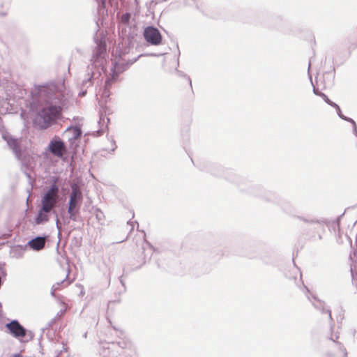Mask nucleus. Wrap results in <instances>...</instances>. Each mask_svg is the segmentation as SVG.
<instances>
[{
	"mask_svg": "<svg viewBox=\"0 0 357 357\" xmlns=\"http://www.w3.org/2000/svg\"><path fill=\"white\" fill-rule=\"evenodd\" d=\"M52 289H53L52 294H54V291H55V290L57 289V287H56V285L54 284V285H53Z\"/></svg>",
	"mask_w": 357,
	"mask_h": 357,
	"instance_id": "obj_21",
	"label": "nucleus"
},
{
	"mask_svg": "<svg viewBox=\"0 0 357 357\" xmlns=\"http://www.w3.org/2000/svg\"><path fill=\"white\" fill-rule=\"evenodd\" d=\"M84 94H85V92L82 93V96H84Z\"/></svg>",
	"mask_w": 357,
	"mask_h": 357,
	"instance_id": "obj_24",
	"label": "nucleus"
},
{
	"mask_svg": "<svg viewBox=\"0 0 357 357\" xmlns=\"http://www.w3.org/2000/svg\"><path fill=\"white\" fill-rule=\"evenodd\" d=\"M313 92H314V94H316L317 96H318L319 93H321V92H318L317 90L315 88H314V89H313Z\"/></svg>",
	"mask_w": 357,
	"mask_h": 357,
	"instance_id": "obj_20",
	"label": "nucleus"
},
{
	"mask_svg": "<svg viewBox=\"0 0 357 357\" xmlns=\"http://www.w3.org/2000/svg\"><path fill=\"white\" fill-rule=\"evenodd\" d=\"M136 61V59H135L133 61L130 62V63H125V59L119 58H115V59L113 61V66L111 68L112 70V77L113 79H116L119 74L123 72L126 68L127 65H130L133 62Z\"/></svg>",
	"mask_w": 357,
	"mask_h": 357,
	"instance_id": "obj_7",
	"label": "nucleus"
},
{
	"mask_svg": "<svg viewBox=\"0 0 357 357\" xmlns=\"http://www.w3.org/2000/svg\"><path fill=\"white\" fill-rule=\"evenodd\" d=\"M45 238L36 237L28 242V245L34 250H40L45 246Z\"/></svg>",
	"mask_w": 357,
	"mask_h": 357,
	"instance_id": "obj_11",
	"label": "nucleus"
},
{
	"mask_svg": "<svg viewBox=\"0 0 357 357\" xmlns=\"http://www.w3.org/2000/svg\"><path fill=\"white\" fill-rule=\"evenodd\" d=\"M130 14L129 13H126V14L122 15L121 20L124 23H127V22H128V21L130 20Z\"/></svg>",
	"mask_w": 357,
	"mask_h": 357,
	"instance_id": "obj_17",
	"label": "nucleus"
},
{
	"mask_svg": "<svg viewBox=\"0 0 357 357\" xmlns=\"http://www.w3.org/2000/svg\"><path fill=\"white\" fill-rule=\"evenodd\" d=\"M357 136V135H356Z\"/></svg>",
	"mask_w": 357,
	"mask_h": 357,
	"instance_id": "obj_25",
	"label": "nucleus"
},
{
	"mask_svg": "<svg viewBox=\"0 0 357 357\" xmlns=\"http://www.w3.org/2000/svg\"><path fill=\"white\" fill-rule=\"evenodd\" d=\"M118 344L122 349H128L130 351H133L135 349L134 344L128 338L123 339L121 341L119 342Z\"/></svg>",
	"mask_w": 357,
	"mask_h": 357,
	"instance_id": "obj_13",
	"label": "nucleus"
},
{
	"mask_svg": "<svg viewBox=\"0 0 357 357\" xmlns=\"http://www.w3.org/2000/svg\"><path fill=\"white\" fill-rule=\"evenodd\" d=\"M52 210L47 208L46 210H43V207L41 206L40 210L38 212V214L36 217V224L40 225L43 224L49 220V213Z\"/></svg>",
	"mask_w": 357,
	"mask_h": 357,
	"instance_id": "obj_10",
	"label": "nucleus"
},
{
	"mask_svg": "<svg viewBox=\"0 0 357 357\" xmlns=\"http://www.w3.org/2000/svg\"><path fill=\"white\" fill-rule=\"evenodd\" d=\"M312 304L316 308L324 310V303L321 301L316 300L314 298V301L312 303Z\"/></svg>",
	"mask_w": 357,
	"mask_h": 357,
	"instance_id": "obj_15",
	"label": "nucleus"
},
{
	"mask_svg": "<svg viewBox=\"0 0 357 357\" xmlns=\"http://www.w3.org/2000/svg\"><path fill=\"white\" fill-rule=\"evenodd\" d=\"M95 215L96 218L98 220V221H100L104 218V213L100 209H96L95 212Z\"/></svg>",
	"mask_w": 357,
	"mask_h": 357,
	"instance_id": "obj_16",
	"label": "nucleus"
},
{
	"mask_svg": "<svg viewBox=\"0 0 357 357\" xmlns=\"http://www.w3.org/2000/svg\"><path fill=\"white\" fill-rule=\"evenodd\" d=\"M326 312H328V317H329V318H330V319H331V311H330V310H327V311H326Z\"/></svg>",
	"mask_w": 357,
	"mask_h": 357,
	"instance_id": "obj_22",
	"label": "nucleus"
},
{
	"mask_svg": "<svg viewBox=\"0 0 357 357\" xmlns=\"http://www.w3.org/2000/svg\"><path fill=\"white\" fill-rule=\"evenodd\" d=\"M59 225V220L57 219V220H56V225H57V227H59V225Z\"/></svg>",
	"mask_w": 357,
	"mask_h": 357,
	"instance_id": "obj_23",
	"label": "nucleus"
},
{
	"mask_svg": "<svg viewBox=\"0 0 357 357\" xmlns=\"http://www.w3.org/2000/svg\"><path fill=\"white\" fill-rule=\"evenodd\" d=\"M144 37L146 42L153 45H158L162 41V36L159 30L151 26L144 29Z\"/></svg>",
	"mask_w": 357,
	"mask_h": 357,
	"instance_id": "obj_5",
	"label": "nucleus"
},
{
	"mask_svg": "<svg viewBox=\"0 0 357 357\" xmlns=\"http://www.w3.org/2000/svg\"><path fill=\"white\" fill-rule=\"evenodd\" d=\"M65 134L68 136L69 140H74L82 135L81 129L78 127H71L66 129Z\"/></svg>",
	"mask_w": 357,
	"mask_h": 357,
	"instance_id": "obj_12",
	"label": "nucleus"
},
{
	"mask_svg": "<svg viewBox=\"0 0 357 357\" xmlns=\"http://www.w3.org/2000/svg\"><path fill=\"white\" fill-rule=\"evenodd\" d=\"M59 189L56 184H52L41 197V206L43 210L47 208L52 210L58 203L59 199Z\"/></svg>",
	"mask_w": 357,
	"mask_h": 357,
	"instance_id": "obj_2",
	"label": "nucleus"
},
{
	"mask_svg": "<svg viewBox=\"0 0 357 357\" xmlns=\"http://www.w3.org/2000/svg\"><path fill=\"white\" fill-rule=\"evenodd\" d=\"M318 96H319L320 97H321L324 101L328 103V102H330V99L326 96V95H325L324 93H320L318 94Z\"/></svg>",
	"mask_w": 357,
	"mask_h": 357,
	"instance_id": "obj_18",
	"label": "nucleus"
},
{
	"mask_svg": "<svg viewBox=\"0 0 357 357\" xmlns=\"http://www.w3.org/2000/svg\"><path fill=\"white\" fill-rule=\"evenodd\" d=\"M5 140L7 142L8 145L13 149L16 157L21 160L20 150L18 147L17 139L13 138L11 136H4Z\"/></svg>",
	"mask_w": 357,
	"mask_h": 357,
	"instance_id": "obj_9",
	"label": "nucleus"
},
{
	"mask_svg": "<svg viewBox=\"0 0 357 357\" xmlns=\"http://www.w3.org/2000/svg\"><path fill=\"white\" fill-rule=\"evenodd\" d=\"M327 104H328L329 105L335 107V109L338 108V107H339L336 103L332 102L331 100H330V102H328Z\"/></svg>",
	"mask_w": 357,
	"mask_h": 357,
	"instance_id": "obj_19",
	"label": "nucleus"
},
{
	"mask_svg": "<svg viewBox=\"0 0 357 357\" xmlns=\"http://www.w3.org/2000/svg\"><path fill=\"white\" fill-rule=\"evenodd\" d=\"M106 53V46L105 43L100 40L97 43L96 48L95 50L94 54L92 57L91 61H93L95 66H103L105 61V56Z\"/></svg>",
	"mask_w": 357,
	"mask_h": 357,
	"instance_id": "obj_6",
	"label": "nucleus"
},
{
	"mask_svg": "<svg viewBox=\"0 0 357 357\" xmlns=\"http://www.w3.org/2000/svg\"><path fill=\"white\" fill-rule=\"evenodd\" d=\"M82 199V194L79 186L76 184L71 185V192L70 194V199L68 204V213L71 219H74L75 213L74 210L77 206L78 204Z\"/></svg>",
	"mask_w": 357,
	"mask_h": 357,
	"instance_id": "obj_3",
	"label": "nucleus"
},
{
	"mask_svg": "<svg viewBox=\"0 0 357 357\" xmlns=\"http://www.w3.org/2000/svg\"><path fill=\"white\" fill-rule=\"evenodd\" d=\"M65 89L64 82L61 80L40 88L39 97L46 102L34 120L40 128H48L61 116L66 100Z\"/></svg>",
	"mask_w": 357,
	"mask_h": 357,
	"instance_id": "obj_1",
	"label": "nucleus"
},
{
	"mask_svg": "<svg viewBox=\"0 0 357 357\" xmlns=\"http://www.w3.org/2000/svg\"><path fill=\"white\" fill-rule=\"evenodd\" d=\"M47 150L55 157L62 158L66 151V148L61 139L54 137L50 141Z\"/></svg>",
	"mask_w": 357,
	"mask_h": 357,
	"instance_id": "obj_4",
	"label": "nucleus"
},
{
	"mask_svg": "<svg viewBox=\"0 0 357 357\" xmlns=\"http://www.w3.org/2000/svg\"><path fill=\"white\" fill-rule=\"evenodd\" d=\"M336 110H337V114L340 116V118H341L342 119L345 120L347 121L351 122L352 123L353 127H354V132L355 135H357V128H356L355 121L352 119L348 118V117L344 116L343 114H342L341 109H340V107H338V108H336Z\"/></svg>",
	"mask_w": 357,
	"mask_h": 357,
	"instance_id": "obj_14",
	"label": "nucleus"
},
{
	"mask_svg": "<svg viewBox=\"0 0 357 357\" xmlns=\"http://www.w3.org/2000/svg\"><path fill=\"white\" fill-rule=\"evenodd\" d=\"M10 333L16 338L24 337L26 335V329L20 324L17 320H13L6 325Z\"/></svg>",
	"mask_w": 357,
	"mask_h": 357,
	"instance_id": "obj_8",
	"label": "nucleus"
}]
</instances>
